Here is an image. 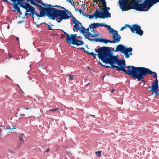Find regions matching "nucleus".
Returning <instances> with one entry per match:
<instances>
[{"mask_svg":"<svg viewBox=\"0 0 159 159\" xmlns=\"http://www.w3.org/2000/svg\"><path fill=\"white\" fill-rule=\"evenodd\" d=\"M95 51L98 53L99 58L103 62L111 65V66L103 65L105 68L111 67L113 69H117L119 71H121V70L123 69V67L120 66V60L118 59L117 56L113 55L109 47H100L98 49H95Z\"/></svg>","mask_w":159,"mask_h":159,"instance_id":"nucleus-1","label":"nucleus"},{"mask_svg":"<svg viewBox=\"0 0 159 159\" xmlns=\"http://www.w3.org/2000/svg\"><path fill=\"white\" fill-rule=\"evenodd\" d=\"M65 10L53 8L49 18L53 20L56 19L58 23L61 22L63 20L69 19L71 16L69 13L70 12L66 9Z\"/></svg>","mask_w":159,"mask_h":159,"instance_id":"nucleus-2","label":"nucleus"},{"mask_svg":"<svg viewBox=\"0 0 159 159\" xmlns=\"http://www.w3.org/2000/svg\"><path fill=\"white\" fill-rule=\"evenodd\" d=\"M128 68V70H126L123 67V69L121 70L123 71L126 74L129 75L134 79H137L139 81L140 75L143 67H136L133 66H126Z\"/></svg>","mask_w":159,"mask_h":159,"instance_id":"nucleus-3","label":"nucleus"},{"mask_svg":"<svg viewBox=\"0 0 159 159\" xmlns=\"http://www.w3.org/2000/svg\"><path fill=\"white\" fill-rule=\"evenodd\" d=\"M58 30L62 31L66 35L67 38L66 40L67 42L71 43L73 45H76L77 46L81 45L84 44L82 40H79L77 39V36L76 34H71L70 36L67 33L64 32L63 30L60 29H58Z\"/></svg>","mask_w":159,"mask_h":159,"instance_id":"nucleus-4","label":"nucleus"},{"mask_svg":"<svg viewBox=\"0 0 159 159\" xmlns=\"http://www.w3.org/2000/svg\"><path fill=\"white\" fill-rule=\"evenodd\" d=\"M36 6L39 7V9L40 10L39 15L36 12V15L39 17L38 19H39V17H42L45 14L49 18L53 8H44L41 5L38 4Z\"/></svg>","mask_w":159,"mask_h":159,"instance_id":"nucleus-5","label":"nucleus"},{"mask_svg":"<svg viewBox=\"0 0 159 159\" xmlns=\"http://www.w3.org/2000/svg\"><path fill=\"white\" fill-rule=\"evenodd\" d=\"M127 7H129V9H133L138 11H146L143 2L141 4L137 3L136 4L133 2H131L129 4L128 2V6L126 7H124L123 8V9L126 10L124 11H126L128 10L126 8Z\"/></svg>","mask_w":159,"mask_h":159,"instance_id":"nucleus-6","label":"nucleus"},{"mask_svg":"<svg viewBox=\"0 0 159 159\" xmlns=\"http://www.w3.org/2000/svg\"><path fill=\"white\" fill-rule=\"evenodd\" d=\"M112 35V38L113 40L111 41L107 40V39L101 38L99 39V42L101 43H104L107 44V43H115L119 42L121 40V36L119 35L118 32H115V33H113L111 34Z\"/></svg>","mask_w":159,"mask_h":159,"instance_id":"nucleus-7","label":"nucleus"},{"mask_svg":"<svg viewBox=\"0 0 159 159\" xmlns=\"http://www.w3.org/2000/svg\"><path fill=\"white\" fill-rule=\"evenodd\" d=\"M126 25L130 29L132 33H136L140 36H142L143 34V32L141 29V27L138 25L136 24H134L132 26L128 24H126Z\"/></svg>","mask_w":159,"mask_h":159,"instance_id":"nucleus-8","label":"nucleus"},{"mask_svg":"<svg viewBox=\"0 0 159 159\" xmlns=\"http://www.w3.org/2000/svg\"><path fill=\"white\" fill-rule=\"evenodd\" d=\"M25 6H26L27 7L26 9V12L25 13V15L27 16L28 14H30V16L33 18L34 20V15L36 14V11L34 7L31 6L28 3H25Z\"/></svg>","mask_w":159,"mask_h":159,"instance_id":"nucleus-9","label":"nucleus"},{"mask_svg":"<svg viewBox=\"0 0 159 159\" xmlns=\"http://www.w3.org/2000/svg\"><path fill=\"white\" fill-rule=\"evenodd\" d=\"M154 74L152 75L153 77L155 78H157V74L154 72H152L150 70L144 67H143L141 74L140 75L139 81H143V79L144 77L147 74Z\"/></svg>","mask_w":159,"mask_h":159,"instance_id":"nucleus-10","label":"nucleus"},{"mask_svg":"<svg viewBox=\"0 0 159 159\" xmlns=\"http://www.w3.org/2000/svg\"><path fill=\"white\" fill-rule=\"evenodd\" d=\"M143 2L145 9L147 8L146 11H147L152 6L159 2V0H147Z\"/></svg>","mask_w":159,"mask_h":159,"instance_id":"nucleus-11","label":"nucleus"},{"mask_svg":"<svg viewBox=\"0 0 159 159\" xmlns=\"http://www.w3.org/2000/svg\"><path fill=\"white\" fill-rule=\"evenodd\" d=\"M114 48H111L112 50L115 52H120L123 54H124L127 48L124 45L121 44H119L116 46V48L114 50Z\"/></svg>","mask_w":159,"mask_h":159,"instance_id":"nucleus-12","label":"nucleus"},{"mask_svg":"<svg viewBox=\"0 0 159 159\" xmlns=\"http://www.w3.org/2000/svg\"><path fill=\"white\" fill-rule=\"evenodd\" d=\"M149 88H151L150 91L153 92H157L158 91V80L157 78L156 79L155 82L153 84V85Z\"/></svg>","mask_w":159,"mask_h":159,"instance_id":"nucleus-13","label":"nucleus"},{"mask_svg":"<svg viewBox=\"0 0 159 159\" xmlns=\"http://www.w3.org/2000/svg\"><path fill=\"white\" fill-rule=\"evenodd\" d=\"M128 1L129 0H119L118 2L120 7L123 11L126 10L123 9V8L124 7H126L128 6Z\"/></svg>","mask_w":159,"mask_h":159,"instance_id":"nucleus-14","label":"nucleus"},{"mask_svg":"<svg viewBox=\"0 0 159 159\" xmlns=\"http://www.w3.org/2000/svg\"><path fill=\"white\" fill-rule=\"evenodd\" d=\"M99 18L104 19L105 18H110L111 16V14L108 11H105L102 12V11H100V14H99Z\"/></svg>","mask_w":159,"mask_h":159,"instance_id":"nucleus-15","label":"nucleus"},{"mask_svg":"<svg viewBox=\"0 0 159 159\" xmlns=\"http://www.w3.org/2000/svg\"><path fill=\"white\" fill-rule=\"evenodd\" d=\"M99 14L100 10L96 9L95 12L93 14H84V16H86V17L88 16L90 19H92L95 17V18L97 19L98 18H99Z\"/></svg>","mask_w":159,"mask_h":159,"instance_id":"nucleus-16","label":"nucleus"},{"mask_svg":"<svg viewBox=\"0 0 159 159\" xmlns=\"http://www.w3.org/2000/svg\"><path fill=\"white\" fill-rule=\"evenodd\" d=\"M72 21L74 24V28L78 30L79 31H80V30L81 29V27H78V24H79L82 25L81 23L79 22L76 19L74 16L72 17Z\"/></svg>","mask_w":159,"mask_h":159,"instance_id":"nucleus-17","label":"nucleus"},{"mask_svg":"<svg viewBox=\"0 0 159 159\" xmlns=\"http://www.w3.org/2000/svg\"><path fill=\"white\" fill-rule=\"evenodd\" d=\"M98 26H105L109 30V33L110 34H112L113 33H115V32H118V31L115 30L111 28L110 26L108 25H105L103 23H98Z\"/></svg>","mask_w":159,"mask_h":159,"instance_id":"nucleus-18","label":"nucleus"},{"mask_svg":"<svg viewBox=\"0 0 159 159\" xmlns=\"http://www.w3.org/2000/svg\"><path fill=\"white\" fill-rule=\"evenodd\" d=\"M133 49L131 47L127 48V49L124 54L125 55V57L127 58L129 57L130 55H132V53L131 52L132 51Z\"/></svg>","mask_w":159,"mask_h":159,"instance_id":"nucleus-19","label":"nucleus"},{"mask_svg":"<svg viewBox=\"0 0 159 159\" xmlns=\"http://www.w3.org/2000/svg\"><path fill=\"white\" fill-rule=\"evenodd\" d=\"M98 27V23L91 24L89 26V27L90 28H96Z\"/></svg>","mask_w":159,"mask_h":159,"instance_id":"nucleus-20","label":"nucleus"},{"mask_svg":"<svg viewBox=\"0 0 159 159\" xmlns=\"http://www.w3.org/2000/svg\"><path fill=\"white\" fill-rule=\"evenodd\" d=\"M25 137V136L23 134H20L19 136V138L21 144H22L24 142V139Z\"/></svg>","mask_w":159,"mask_h":159,"instance_id":"nucleus-21","label":"nucleus"},{"mask_svg":"<svg viewBox=\"0 0 159 159\" xmlns=\"http://www.w3.org/2000/svg\"><path fill=\"white\" fill-rule=\"evenodd\" d=\"M89 28L86 29L84 27H81V29L80 32L82 33V34H84L87 33V31H89Z\"/></svg>","mask_w":159,"mask_h":159,"instance_id":"nucleus-22","label":"nucleus"},{"mask_svg":"<svg viewBox=\"0 0 159 159\" xmlns=\"http://www.w3.org/2000/svg\"><path fill=\"white\" fill-rule=\"evenodd\" d=\"M86 34H87V35H86L85 34H84V36L85 37L86 39H87L88 40H90V39H91L89 38V36H91L92 34L89 31H87V33Z\"/></svg>","mask_w":159,"mask_h":159,"instance_id":"nucleus-23","label":"nucleus"},{"mask_svg":"<svg viewBox=\"0 0 159 159\" xmlns=\"http://www.w3.org/2000/svg\"><path fill=\"white\" fill-rule=\"evenodd\" d=\"M125 65V60H120V66L124 67Z\"/></svg>","mask_w":159,"mask_h":159,"instance_id":"nucleus-24","label":"nucleus"},{"mask_svg":"<svg viewBox=\"0 0 159 159\" xmlns=\"http://www.w3.org/2000/svg\"><path fill=\"white\" fill-rule=\"evenodd\" d=\"M44 23L46 24V25H47V26H48V27H47L48 29L49 30H55V29H52L51 28V25L48 24H46L45 23Z\"/></svg>","mask_w":159,"mask_h":159,"instance_id":"nucleus-25","label":"nucleus"},{"mask_svg":"<svg viewBox=\"0 0 159 159\" xmlns=\"http://www.w3.org/2000/svg\"><path fill=\"white\" fill-rule=\"evenodd\" d=\"M28 2H29V1L30 2V3L31 4L34 5H37V4L34 1H35V0H26Z\"/></svg>","mask_w":159,"mask_h":159,"instance_id":"nucleus-26","label":"nucleus"},{"mask_svg":"<svg viewBox=\"0 0 159 159\" xmlns=\"http://www.w3.org/2000/svg\"><path fill=\"white\" fill-rule=\"evenodd\" d=\"M90 41H95L96 42H99V38H95V39H90Z\"/></svg>","mask_w":159,"mask_h":159,"instance_id":"nucleus-27","label":"nucleus"},{"mask_svg":"<svg viewBox=\"0 0 159 159\" xmlns=\"http://www.w3.org/2000/svg\"><path fill=\"white\" fill-rule=\"evenodd\" d=\"M86 52L88 54H89V55H92V56H93L94 57H95L97 54L94 53L93 52H91V53H89L88 51L85 52Z\"/></svg>","mask_w":159,"mask_h":159,"instance_id":"nucleus-28","label":"nucleus"},{"mask_svg":"<svg viewBox=\"0 0 159 159\" xmlns=\"http://www.w3.org/2000/svg\"><path fill=\"white\" fill-rule=\"evenodd\" d=\"M68 76L69 77V79L70 80H74L73 77L74 76L73 75H69Z\"/></svg>","mask_w":159,"mask_h":159,"instance_id":"nucleus-29","label":"nucleus"},{"mask_svg":"<svg viewBox=\"0 0 159 159\" xmlns=\"http://www.w3.org/2000/svg\"><path fill=\"white\" fill-rule=\"evenodd\" d=\"M110 9V8L109 7H106L103 8L102 10L103 11H108V10H109Z\"/></svg>","mask_w":159,"mask_h":159,"instance_id":"nucleus-30","label":"nucleus"},{"mask_svg":"<svg viewBox=\"0 0 159 159\" xmlns=\"http://www.w3.org/2000/svg\"><path fill=\"white\" fill-rule=\"evenodd\" d=\"M96 155L98 157H101V151H97L96 152Z\"/></svg>","mask_w":159,"mask_h":159,"instance_id":"nucleus-31","label":"nucleus"},{"mask_svg":"<svg viewBox=\"0 0 159 159\" xmlns=\"http://www.w3.org/2000/svg\"><path fill=\"white\" fill-rule=\"evenodd\" d=\"M58 110V108L57 107L55 109H50L49 111H52V112H54V111H57Z\"/></svg>","mask_w":159,"mask_h":159,"instance_id":"nucleus-32","label":"nucleus"},{"mask_svg":"<svg viewBox=\"0 0 159 159\" xmlns=\"http://www.w3.org/2000/svg\"><path fill=\"white\" fill-rule=\"evenodd\" d=\"M53 7H59L60 8H61V9H63L64 10H65V9L63 7H62L61 6H58V5H56L55 6H53Z\"/></svg>","mask_w":159,"mask_h":159,"instance_id":"nucleus-33","label":"nucleus"},{"mask_svg":"<svg viewBox=\"0 0 159 159\" xmlns=\"http://www.w3.org/2000/svg\"><path fill=\"white\" fill-rule=\"evenodd\" d=\"M67 2H69L70 4H71L75 8V5L72 3V1L71 0H67Z\"/></svg>","mask_w":159,"mask_h":159,"instance_id":"nucleus-34","label":"nucleus"},{"mask_svg":"<svg viewBox=\"0 0 159 159\" xmlns=\"http://www.w3.org/2000/svg\"><path fill=\"white\" fill-rule=\"evenodd\" d=\"M35 1L38 3L41 4L42 1L41 0H35Z\"/></svg>","mask_w":159,"mask_h":159,"instance_id":"nucleus-35","label":"nucleus"},{"mask_svg":"<svg viewBox=\"0 0 159 159\" xmlns=\"http://www.w3.org/2000/svg\"><path fill=\"white\" fill-rule=\"evenodd\" d=\"M76 10L77 11H79L80 12V14H82L83 15H84V14H83V12H82V10L81 9H79V10H76Z\"/></svg>","mask_w":159,"mask_h":159,"instance_id":"nucleus-36","label":"nucleus"},{"mask_svg":"<svg viewBox=\"0 0 159 159\" xmlns=\"http://www.w3.org/2000/svg\"><path fill=\"white\" fill-rule=\"evenodd\" d=\"M91 36L93 37H94L96 36H98L97 34H91Z\"/></svg>","mask_w":159,"mask_h":159,"instance_id":"nucleus-37","label":"nucleus"},{"mask_svg":"<svg viewBox=\"0 0 159 159\" xmlns=\"http://www.w3.org/2000/svg\"><path fill=\"white\" fill-rule=\"evenodd\" d=\"M41 4H42L43 6L48 7V4L46 3H44L43 2H42Z\"/></svg>","mask_w":159,"mask_h":159,"instance_id":"nucleus-38","label":"nucleus"},{"mask_svg":"<svg viewBox=\"0 0 159 159\" xmlns=\"http://www.w3.org/2000/svg\"><path fill=\"white\" fill-rule=\"evenodd\" d=\"M126 25H125L124 26H123V27L121 28V29H120V30L121 31H122V30H123L125 28H126Z\"/></svg>","mask_w":159,"mask_h":159,"instance_id":"nucleus-39","label":"nucleus"},{"mask_svg":"<svg viewBox=\"0 0 159 159\" xmlns=\"http://www.w3.org/2000/svg\"><path fill=\"white\" fill-rule=\"evenodd\" d=\"M102 5H103V6L104 7V8L106 7V2H105V3H104H104L103 2H102Z\"/></svg>","mask_w":159,"mask_h":159,"instance_id":"nucleus-40","label":"nucleus"},{"mask_svg":"<svg viewBox=\"0 0 159 159\" xmlns=\"http://www.w3.org/2000/svg\"><path fill=\"white\" fill-rule=\"evenodd\" d=\"M66 37V35H64V34H61V38H63Z\"/></svg>","mask_w":159,"mask_h":159,"instance_id":"nucleus-41","label":"nucleus"},{"mask_svg":"<svg viewBox=\"0 0 159 159\" xmlns=\"http://www.w3.org/2000/svg\"><path fill=\"white\" fill-rule=\"evenodd\" d=\"M90 30L92 32H93L94 33H95V31L94 30V28H90Z\"/></svg>","mask_w":159,"mask_h":159,"instance_id":"nucleus-42","label":"nucleus"},{"mask_svg":"<svg viewBox=\"0 0 159 159\" xmlns=\"http://www.w3.org/2000/svg\"><path fill=\"white\" fill-rule=\"evenodd\" d=\"M24 22V20H22V21H19L18 22V24H21V23H22Z\"/></svg>","mask_w":159,"mask_h":159,"instance_id":"nucleus-43","label":"nucleus"},{"mask_svg":"<svg viewBox=\"0 0 159 159\" xmlns=\"http://www.w3.org/2000/svg\"><path fill=\"white\" fill-rule=\"evenodd\" d=\"M80 49H81V50H84V52H86L85 50V49H84V48L83 47H81V48H80Z\"/></svg>","mask_w":159,"mask_h":159,"instance_id":"nucleus-44","label":"nucleus"},{"mask_svg":"<svg viewBox=\"0 0 159 159\" xmlns=\"http://www.w3.org/2000/svg\"><path fill=\"white\" fill-rule=\"evenodd\" d=\"M49 150H50V149L48 148L46 150V152H48L49 151Z\"/></svg>","mask_w":159,"mask_h":159,"instance_id":"nucleus-45","label":"nucleus"},{"mask_svg":"<svg viewBox=\"0 0 159 159\" xmlns=\"http://www.w3.org/2000/svg\"><path fill=\"white\" fill-rule=\"evenodd\" d=\"M3 1L4 2H7L9 3V2L8 1V0H3Z\"/></svg>","mask_w":159,"mask_h":159,"instance_id":"nucleus-46","label":"nucleus"},{"mask_svg":"<svg viewBox=\"0 0 159 159\" xmlns=\"http://www.w3.org/2000/svg\"><path fill=\"white\" fill-rule=\"evenodd\" d=\"M8 129L10 130H11V128H10V127H9V128H8ZM8 129L7 128H6L5 129L6 130H7V129Z\"/></svg>","mask_w":159,"mask_h":159,"instance_id":"nucleus-47","label":"nucleus"},{"mask_svg":"<svg viewBox=\"0 0 159 159\" xmlns=\"http://www.w3.org/2000/svg\"><path fill=\"white\" fill-rule=\"evenodd\" d=\"M114 91V89H112L111 91V93L113 92Z\"/></svg>","mask_w":159,"mask_h":159,"instance_id":"nucleus-48","label":"nucleus"},{"mask_svg":"<svg viewBox=\"0 0 159 159\" xmlns=\"http://www.w3.org/2000/svg\"><path fill=\"white\" fill-rule=\"evenodd\" d=\"M16 129V127L15 126H13L11 128V129Z\"/></svg>","mask_w":159,"mask_h":159,"instance_id":"nucleus-49","label":"nucleus"},{"mask_svg":"<svg viewBox=\"0 0 159 159\" xmlns=\"http://www.w3.org/2000/svg\"><path fill=\"white\" fill-rule=\"evenodd\" d=\"M102 2H103L104 3H105V0H100Z\"/></svg>","mask_w":159,"mask_h":159,"instance_id":"nucleus-50","label":"nucleus"},{"mask_svg":"<svg viewBox=\"0 0 159 159\" xmlns=\"http://www.w3.org/2000/svg\"><path fill=\"white\" fill-rule=\"evenodd\" d=\"M51 6H52L51 4H48V7H51Z\"/></svg>","mask_w":159,"mask_h":159,"instance_id":"nucleus-51","label":"nucleus"},{"mask_svg":"<svg viewBox=\"0 0 159 159\" xmlns=\"http://www.w3.org/2000/svg\"><path fill=\"white\" fill-rule=\"evenodd\" d=\"M24 109H25L26 110H28L30 109V108L28 107V108H25Z\"/></svg>","mask_w":159,"mask_h":159,"instance_id":"nucleus-52","label":"nucleus"},{"mask_svg":"<svg viewBox=\"0 0 159 159\" xmlns=\"http://www.w3.org/2000/svg\"><path fill=\"white\" fill-rule=\"evenodd\" d=\"M5 77L7 79H8L9 78V77H8L7 75Z\"/></svg>","mask_w":159,"mask_h":159,"instance_id":"nucleus-53","label":"nucleus"},{"mask_svg":"<svg viewBox=\"0 0 159 159\" xmlns=\"http://www.w3.org/2000/svg\"><path fill=\"white\" fill-rule=\"evenodd\" d=\"M9 57H10V58H11V57H11V55L10 54H9Z\"/></svg>","mask_w":159,"mask_h":159,"instance_id":"nucleus-54","label":"nucleus"},{"mask_svg":"<svg viewBox=\"0 0 159 159\" xmlns=\"http://www.w3.org/2000/svg\"><path fill=\"white\" fill-rule=\"evenodd\" d=\"M16 39L18 41L19 40V38L17 37H16Z\"/></svg>","mask_w":159,"mask_h":159,"instance_id":"nucleus-55","label":"nucleus"},{"mask_svg":"<svg viewBox=\"0 0 159 159\" xmlns=\"http://www.w3.org/2000/svg\"><path fill=\"white\" fill-rule=\"evenodd\" d=\"M50 25H51V26H53V24H51Z\"/></svg>","mask_w":159,"mask_h":159,"instance_id":"nucleus-56","label":"nucleus"},{"mask_svg":"<svg viewBox=\"0 0 159 159\" xmlns=\"http://www.w3.org/2000/svg\"><path fill=\"white\" fill-rule=\"evenodd\" d=\"M93 2H96V1L95 0H93Z\"/></svg>","mask_w":159,"mask_h":159,"instance_id":"nucleus-57","label":"nucleus"},{"mask_svg":"<svg viewBox=\"0 0 159 159\" xmlns=\"http://www.w3.org/2000/svg\"><path fill=\"white\" fill-rule=\"evenodd\" d=\"M40 49H38V50H39V52L40 51Z\"/></svg>","mask_w":159,"mask_h":159,"instance_id":"nucleus-58","label":"nucleus"},{"mask_svg":"<svg viewBox=\"0 0 159 159\" xmlns=\"http://www.w3.org/2000/svg\"><path fill=\"white\" fill-rule=\"evenodd\" d=\"M73 30L74 31H75V29H74V28H73Z\"/></svg>","mask_w":159,"mask_h":159,"instance_id":"nucleus-59","label":"nucleus"},{"mask_svg":"<svg viewBox=\"0 0 159 159\" xmlns=\"http://www.w3.org/2000/svg\"><path fill=\"white\" fill-rule=\"evenodd\" d=\"M9 28V26H8L7 27V28Z\"/></svg>","mask_w":159,"mask_h":159,"instance_id":"nucleus-60","label":"nucleus"},{"mask_svg":"<svg viewBox=\"0 0 159 159\" xmlns=\"http://www.w3.org/2000/svg\"><path fill=\"white\" fill-rule=\"evenodd\" d=\"M89 67L88 66V69H89Z\"/></svg>","mask_w":159,"mask_h":159,"instance_id":"nucleus-61","label":"nucleus"},{"mask_svg":"<svg viewBox=\"0 0 159 159\" xmlns=\"http://www.w3.org/2000/svg\"><path fill=\"white\" fill-rule=\"evenodd\" d=\"M19 148V147H17V149H18V148Z\"/></svg>","mask_w":159,"mask_h":159,"instance_id":"nucleus-62","label":"nucleus"},{"mask_svg":"<svg viewBox=\"0 0 159 159\" xmlns=\"http://www.w3.org/2000/svg\"><path fill=\"white\" fill-rule=\"evenodd\" d=\"M92 116H94V115H92Z\"/></svg>","mask_w":159,"mask_h":159,"instance_id":"nucleus-63","label":"nucleus"},{"mask_svg":"<svg viewBox=\"0 0 159 159\" xmlns=\"http://www.w3.org/2000/svg\"><path fill=\"white\" fill-rule=\"evenodd\" d=\"M89 83L87 84V85H89Z\"/></svg>","mask_w":159,"mask_h":159,"instance_id":"nucleus-64","label":"nucleus"}]
</instances>
